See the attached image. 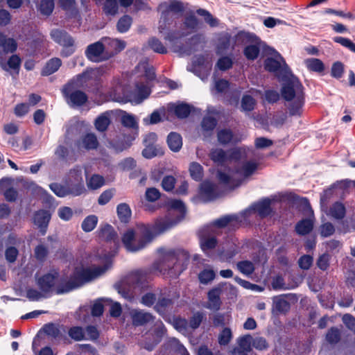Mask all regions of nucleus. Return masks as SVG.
<instances>
[{"instance_id": "obj_56", "label": "nucleus", "mask_w": 355, "mask_h": 355, "mask_svg": "<svg viewBox=\"0 0 355 355\" xmlns=\"http://www.w3.org/2000/svg\"><path fill=\"white\" fill-rule=\"evenodd\" d=\"M236 220L233 216H227L215 220L213 223L212 228L215 227H224L227 225H231Z\"/></svg>"}, {"instance_id": "obj_8", "label": "nucleus", "mask_w": 355, "mask_h": 355, "mask_svg": "<svg viewBox=\"0 0 355 355\" xmlns=\"http://www.w3.org/2000/svg\"><path fill=\"white\" fill-rule=\"evenodd\" d=\"M234 44L244 46L243 54L250 60L257 59L260 49L265 46V43L255 34L246 31H239L234 35Z\"/></svg>"}, {"instance_id": "obj_7", "label": "nucleus", "mask_w": 355, "mask_h": 355, "mask_svg": "<svg viewBox=\"0 0 355 355\" xmlns=\"http://www.w3.org/2000/svg\"><path fill=\"white\" fill-rule=\"evenodd\" d=\"M95 72L96 69H92L78 75L63 87L62 94L69 104L72 106H80L86 103L87 95L78 89L83 87L90 75L94 74Z\"/></svg>"}, {"instance_id": "obj_1", "label": "nucleus", "mask_w": 355, "mask_h": 355, "mask_svg": "<svg viewBox=\"0 0 355 355\" xmlns=\"http://www.w3.org/2000/svg\"><path fill=\"white\" fill-rule=\"evenodd\" d=\"M168 206L166 216L157 219L153 227L140 224L123 234L122 243L127 251L136 252L144 249L150 243L154 235L172 228L184 217L185 207L181 200H171L168 201Z\"/></svg>"}, {"instance_id": "obj_36", "label": "nucleus", "mask_w": 355, "mask_h": 355, "mask_svg": "<svg viewBox=\"0 0 355 355\" xmlns=\"http://www.w3.org/2000/svg\"><path fill=\"white\" fill-rule=\"evenodd\" d=\"M119 5L117 0H105L103 10L106 15L114 16L118 12Z\"/></svg>"}, {"instance_id": "obj_42", "label": "nucleus", "mask_w": 355, "mask_h": 355, "mask_svg": "<svg viewBox=\"0 0 355 355\" xmlns=\"http://www.w3.org/2000/svg\"><path fill=\"white\" fill-rule=\"evenodd\" d=\"M54 8L53 0H42L38 6V10L44 15L51 14Z\"/></svg>"}, {"instance_id": "obj_64", "label": "nucleus", "mask_w": 355, "mask_h": 355, "mask_svg": "<svg viewBox=\"0 0 355 355\" xmlns=\"http://www.w3.org/2000/svg\"><path fill=\"white\" fill-rule=\"evenodd\" d=\"M330 259L331 256L329 254L324 253L322 254L317 261V266L320 269L326 270L329 266Z\"/></svg>"}, {"instance_id": "obj_32", "label": "nucleus", "mask_w": 355, "mask_h": 355, "mask_svg": "<svg viewBox=\"0 0 355 355\" xmlns=\"http://www.w3.org/2000/svg\"><path fill=\"white\" fill-rule=\"evenodd\" d=\"M117 215L121 221L127 223L131 217V209L126 203H121L116 208Z\"/></svg>"}, {"instance_id": "obj_49", "label": "nucleus", "mask_w": 355, "mask_h": 355, "mask_svg": "<svg viewBox=\"0 0 355 355\" xmlns=\"http://www.w3.org/2000/svg\"><path fill=\"white\" fill-rule=\"evenodd\" d=\"M233 140V135L231 130L223 129L218 132V141L220 144L225 145Z\"/></svg>"}, {"instance_id": "obj_3", "label": "nucleus", "mask_w": 355, "mask_h": 355, "mask_svg": "<svg viewBox=\"0 0 355 355\" xmlns=\"http://www.w3.org/2000/svg\"><path fill=\"white\" fill-rule=\"evenodd\" d=\"M109 266L110 261L105 256L103 257L96 254L89 255L83 260L80 267L76 268L74 278L77 283L69 286L66 289L58 288V293L68 292L77 287L79 283L89 282L101 276L108 269Z\"/></svg>"}, {"instance_id": "obj_6", "label": "nucleus", "mask_w": 355, "mask_h": 355, "mask_svg": "<svg viewBox=\"0 0 355 355\" xmlns=\"http://www.w3.org/2000/svg\"><path fill=\"white\" fill-rule=\"evenodd\" d=\"M282 96L288 102L287 107L289 114L300 116L304 103V94L303 86L297 78L293 77L284 84Z\"/></svg>"}, {"instance_id": "obj_17", "label": "nucleus", "mask_w": 355, "mask_h": 355, "mask_svg": "<svg viewBox=\"0 0 355 355\" xmlns=\"http://www.w3.org/2000/svg\"><path fill=\"white\" fill-rule=\"evenodd\" d=\"M275 58H268L265 61V68L269 71L275 72L280 68H286L287 65L281 55L273 49H270Z\"/></svg>"}, {"instance_id": "obj_51", "label": "nucleus", "mask_w": 355, "mask_h": 355, "mask_svg": "<svg viewBox=\"0 0 355 355\" xmlns=\"http://www.w3.org/2000/svg\"><path fill=\"white\" fill-rule=\"evenodd\" d=\"M256 101L250 95H244L241 101V108L243 111L249 112L254 108Z\"/></svg>"}, {"instance_id": "obj_2", "label": "nucleus", "mask_w": 355, "mask_h": 355, "mask_svg": "<svg viewBox=\"0 0 355 355\" xmlns=\"http://www.w3.org/2000/svg\"><path fill=\"white\" fill-rule=\"evenodd\" d=\"M136 73L138 77H144L146 80V83H137L136 85V94L129 96L128 94V87L130 81L128 76L122 75L121 78H114L110 92V96L112 100L121 101L124 98H129V101L132 103L139 104L148 98L150 93L148 81L155 79L154 69L147 61L141 62L136 67Z\"/></svg>"}, {"instance_id": "obj_54", "label": "nucleus", "mask_w": 355, "mask_h": 355, "mask_svg": "<svg viewBox=\"0 0 355 355\" xmlns=\"http://www.w3.org/2000/svg\"><path fill=\"white\" fill-rule=\"evenodd\" d=\"M51 190L58 197L62 198L68 196L67 185L63 186L58 183H52L49 185Z\"/></svg>"}, {"instance_id": "obj_58", "label": "nucleus", "mask_w": 355, "mask_h": 355, "mask_svg": "<svg viewBox=\"0 0 355 355\" xmlns=\"http://www.w3.org/2000/svg\"><path fill=\"white\" fill-rule=\"evenodd\" d=\"M69 335L72 339L75 340H81L86 338L84 330L83 328L79 327H74L71 328L69 331Z\"/></svg>"}, {"instance_id": "obj_22", "label": "nucleus", "mask_w": 355, "mask_h": 355, "mask_svg": "<svg viewBox=\"0 0 355 355\" xmlns=\"http://www.w3.org/2000/svg\"><path fill=\"white\" fill-rule=\"evenodd\" d=\"M12 181L8 178H3L0 180V191H4L5 198L8 201H15L17 196V191L10 188Z\"/></svg>"}, {"instance_id": "obj_18", "label": "nucleus", "mask_w": 355, "mask_h": 355, "mask_svg": "<svg viewBox=\"0 0 355 355\" xmlns=\"http://www.w3.org/2000/svg\"><path fill=\"white\" fill-rule=\"evenodd\" d=\"M50 219L51 214L48 211L40 210L34 214L33 223L40 229L42 235L46 232Z\"/></svg>"}, {"instance_id": "obj_29", "label": "nucleus", "mask_w": 355, "mask_h": 355, "mask_svg": "<svg viewBox=\"0 0 355 355\" xmlns=\"http://www.w3.org/2000/svg\"><path fill=\"white\" fill-rule=\"evenodd\" d=\"M62 64L60 58H54L49 60L42 71V75L49 76L58 70Z\"/></svg>"}, {"instance_id": "obj_48", "label": "nucleus", "mask_w": 355, "mask_h": 355, "mask_svg": "<svg viewBox=\"0 0 355 355\" xmlns=\"http://www.w3.org/2000/svg\"><path fill=\"white\" fill-rule=\"evenodd\" d=\"M239 270L245 275H251L254 270V264L249 261H242L237 263Z\"/></svg>"}, {"instance_id": "obj_38", "label": "nucleus", "mask_w": 355, "mask_h": 355, "mask_svg": "<svg viewBox=\"0 0 355 355\" xmlns=\"http://www.w3.org/2000/svg\"><path fill=\"white\" fill-rule=\"evenodd\" d=\"M121 123L122 124L128 128L137 129L138 128V120L137 118L130 114L123 112L121 115Z\"/></svg>"}, {"instance_id": "obj_35", "label": "nucleus", "mask_w": 355, "mask_h": 355, "mask_svg": "<svg viewBox=\"0 0 355 355\" xmlns=\"http://www.w3.org/2000/svg\"><path fill=\"white\" fill-rule=\"evenodd\" d=\"M86 180L88 188L93 190L99 189L105 184L103 177L99 175H93L90 178L87 177Z\"/></svg>"}, {"instance_id": "obj_43", "label": "nucleus", "mask_w": 355, "mask_h": 355, "mask_svg": "<svg viewBox=\"0 0 355 355\" xmlns=\"http://www.w3.org/2000/svg\"><path fill=\"white\" fill-rule=\"evenodd\" d=\"M215 278V272L211 268H205L198 274L200 282L207 284Z\"/></svg>"}, {"instance_id": "obj_62", "label": "nucleus", "mask_w": 355, "mask_h": 355, "mask_svg": "<svg viewBox=\"0 0 355 355\" xmlns=\"http://www.w3.org/2000/svg\"><path fill=\"white\" fill-rule=\"evenodd\" d=\"M201 125L205 131L213 130L216 125V120L211 116H205L202 119Z\"/></svg>"}, {"instance_id": "obj_39", "label": "nucleus", "mask_w": 355, "mask_h": 355, "mask_svg": "<svg viewBox=\"0 0 355 355\" xmlns=\"http://www.w3.org/2000/svg\"><path fill=\"white\" fill-rule=\"evenodd\" d=\"M98 218L94 215H90L86 217L82 223V229L84 232H89L96 226Z\"/></svg>"}, {"instance_id": "obj_61", "label": "nucleus", "mask_w": 355, "mask_h": 355, "mask_svg": "<svg viewBox=\"0 0 355 355\" xmlns=\"http://www.w3.org/2000/svg\"><path fill=\"white\" fill-rule=\"evenodd\" d=\"M232 334L230 328H225L218 336V342L221 345H225L229 343L232 339Z\"/></svg>"}, {"instance_id": "obj_50", "label": "nucleus", "mask_w": 355, "mask_h": 355, "mask_svg": "<svg viewBox=\"0 0 355 355\" xmlns=\"http://www.w3.org/2000/svg\"><path fill=\"white\" fill-rule=\"evenodd\" d=\"M132 24V19L128 15L122 17L117 23V30L120 33H125L128 31Z\"/></svg>"}, {"instance_id": "obj_5", "label": "nucleus", "mask_w": 355, "mask_h": 355, "mask_svg": "<svg viewBox=\"0 0 355 355\" xmlns=\"http://www.w3.org/2000/svg\"><path fill=\"white\" fill-rule=\"evenodd\" d=\"M189 256L184 250H164L158 268L171 277L178 276L187 267Z\"/></svg>"}, {"instance_id": "obj_45", "label": "nucleus", "mask_w": 355, "mask_h": 355, "mask_svg": "<svg viewBox=\"0 0 355 355\" xmlns=\"http://www.w3.org/2000/svg\"><path fill=\"white\" fill-rule=\"evenodd\" d=\"M142 151V155L147 159H151L155 156L162 154V151L155 145L147 144Z\"/></svg>"}, {"instance_id": "obj_30", "label": "nucleus", "mask_w": 355, "mask_h": 355, "mask_svg": "<svg viewBox=\"0 0 355 355\" xmlns=\"http://www.w3.org/2000/svg\"><path fill=\"white\" fill-rule=\"evenodd\" d=\"M110 123V114L108 112H104L96 118L94 124L97 130L104 132L107 130Z\"/></svg>"}, {"instance_id": "obj_63", "label": "nucleus", "mask_w": 355, "mask_h": 355, "mask_svg": "<svg viewBox=\"0 0 355 355\" xmlns=\"http://www.w3.org/2000/svg\"><path fill=\"white\" fill-rule=\"evenodd\" d=\"M334 42L349 49L351 51L355 53V44L352 42L349 39L343 37H336L334 38Z\"/></svg>"}, {"instance_id": "obj_44", "label": "nucleus", "mask_w": 355, "mask_h": 355, "mask_svg": "<svg viewBox=\"0 0 355 355\" xmlns=\"http://www.w3.org/2000/svg\"><path fill=\"white\" fill-rule=\"evenodd\" d=\"M191 111L189 105L181 103L174 107V112L178 118L184 119L188 116Z\"/></svg>"}, {"instance_id": "obj_31", "label": "nucleus", "mask_w": 355, "mask_h": 355, "mask_svg": "<svg viewBox=\"0 0 355 355\" xmlns=\"http://www.w3.org/2000/svg\"><path fill=\"white\" fill-rule=\"evenodd\" d=\"M313 222L311 219H303L297 223L295 230L297 234L305 235L309 234L313 229Z\"/></svg>"}, {"instance_id": "obj_40", "label": "nucleus", "mask_w": 355, "mask_h": 355, "mask_svg": "<svg viewBox=\"0 0 355 355\" xmlns=\"http://www.w3.org/2000/svg\"><path fill=\"white\" fill-rule=\"evenodd\" d=\"M216 240L213 236H202L200 239V246L202 250L207 253V251L215 248Z\"/></svg>"}, {"instance_id": "obj_20", "label": "nucleus", "mask_w": 355, "mask_h": 355, "mask_svg": "<svg viewBox=\"0 0 355 355\" xmlns=\"http://www.w3.org/2000/svg\"><path fill=\"white\" fill-rule=\"evenodd\" d=\"M200 195L205 201L214 200L218 196L216 186L210 182H204L200 187Z\"/></svg>"}, {"instance_id": "obj_52", "label": "nucleus", "mask_w": 355, "mask_h": 355, "mask_svg": "<svg viewBox=\"0 0 355 355\" xmlns=\"http://www.w3.org/2000/svg\"><path fill=\"white\" fill-rule=\"evenodd\" d=\"M116 234L112 228V227L110 225H105L101 230L100 232V236L107 241L114 240L116 237Z\"/></svg>"}, {"instance_id": "obj_46", "label": "nucleus", "mask_w": 355, "mask_h": 355, "mask_svg": "<svg viewBox=\"0 0 355 355\" xmlns=\"http://www.w3.org/2000/svg\"><path fill=\"white\" fill-rule=\"evenodd\" d=\"M345 214V208L341 203H335L329 210V215L332 217L340 219L343 218Z\"/></svg>"}, {"instance_id": "obj_11", "label": "nucleus", "mask_w": 355, "mask_h": 355, "mask_svg": "<svg viewBox=\"0 0 355 355\" xmlns=\"http://www.w3.org/2000/svg\"><path fill=\"white\" fill-rule=\"evenodd\" d=\"M51 37L55 42L63 46L62 54L64 56H69L74 52V41L65 31L54 29L51 32Z\"/></svg>"}, {"instance_id": "obj_27", "label": "nucleus", "mask_w": 355, "mask_h": 355, "mask_svg": "<svg viewBox=\"0 0 355 355\" xmlns=\"http://www.w3.org/2000/svg\"><path fill=\"white\" fill-rule=\"evenodd\" d=\"M258 163L254 161H248L242 163L240 168L236 170V173L240 176L247 178L251 175L257 168Z\"/></svg>"}, {"instance_id": "obj_4", "label": "nucleus", "mask_w": 355, "mask_h": 355, "mask_svg": "<svg viewBox=\"0 0 355 355\" xmlns=\"http://www.w3.org/2000/svg\"><path fill=\"white\" fill-rule=\"evenodd\" d=\"M198 28V21L193 15L187 16L184 22V27L181 33L178 35L175 33H168L164 36L171 44L172 50L178 53L180 56L190 55L193 52L202 47L203 37L200 35L193 36L185 46H180L177 44V40L179 37H184Z\"/></svg>"}, {"instance_id": "obj_21", "label": "nucleus", "mask_w": 355, "mask_h": 355, "mask_svg": "<svg viewBox=\"0 0 355 355\" xmlns=\"http://www.w3.org/2000/svg\"><path fill=\"white\" fill-rule=\"evenodd\" d=\"M103 41L105 42V49L107 51H110V55H108L109 57L122 51L126 46L124 41L118 39L105 38Z\"/></svg>"}, {"instance_id": "obj_33", "label": "nucleus", "mask_w": 355, "mask_h": 355, "mask_svg": "<svg viewBox=\"0 0 355 355\" xmlns=\"http://www.w3.org/2000/svg\"><path fill=\"white\" fill-rule=\"evenodd\" d=\"M270 201L269 200H263L253 206V210L257 212L261 216H268L270 212Z\"/></svg>"}, {"instance_id": "obj_23", "label": "nucleus", "mask_w": 355, "mask_h": 355, "mask_svg": "<svg viewBox=\"0 0 355 355\" xmlns=\"http://www.w3.org/2000/svg\"><path fill=\"white\" fill-rule=\"evenodd\" d=\"M98 142L94 134L89 133L83 137L81 140L78 141L77 147L78 149L85 148L87 150L95 149L97 148Z\"/></svg>"}, {"instance_id": "obj_25", "label": "nucleus", "mask_w": 355, "mask_h": 355, "mask_svg": "<svg viewBox=\"0 0 355 355\" xmlns=\"http://www.w3.org/2000/svg\"><path fill=\"white\" fill-rule=\"evenodd\" d=\"M193 67L194 69H211L212 65L211 58L209 55H201L195 57L193 59Z\"/></svg>"}, {"instance_id": "obj_12", "label": "nucleus", "mask_w": 355, "mask_h": 355, "mask_svg": "<svg viewBox=\"0 0 355 355\" xmlns=\"http://www.w3.org/2000/svg\"><path fill=\"white\" fill-rule=\"evenodd\" d=\"M59 282L58 273L51 271L42 277H36L37 285L44 293H49L57 286Z\"/></svg>"}, {"instance_id": "obj_19", "label": "nucleus", "mask_w": 355, "mask_h": 355, "mask_svg": "<svg viewBox=\"0 0 355 355\" xmlns=\"http://www.w3.org/2000/svg\"><path fill=\"white\" fill-rule=\"evenodd\" d=\"M236 46H239L234 44V36L231 37L227 33L220 34L218 42V51L219 53H223L228 50L234 49Z\"/></svg>"}, {"instance_id": "obj_26", "label": "nucleus", "mask_w": 355, "mask_h": 355, "mask_svg": "<svg viewBox=\"0 0 355 355\" xmlns=\"http://www.w3.org/2000/svg\"><path fill=\"white\" fill-rule=\"evenodd\" d=\"M132 322L135 325H143L153 320V315L143 311H134L132 313Z\"/></svg>"}, {"instance_id": "obj_57", "label": "nucleus", "mask_w": 355, "mask_h": 355, "mask_svg": "<svg viewBox=\"0 0 355 355\" xmlns=\"http://www.w3.org/2000/svg\"><path fill=\"white\" fill-rule=\"evenodd\" d=\"M238 344L239 348L248 352L252 346V337L250 335L242 336L239 339Z\"/></svg>"}, {"instance_id": "obj_53", "label": "nucleus", "mask_w": 355, "mask_h": 355, "mask_svg": "<svg viewBox=\"0 0 355 355\" xmlns=\"http://www.w3.org/2000/svg\"><path fill=\"white\" fill-rule=\"evenodd\" d=\"M148 46L156 53H166L167 52L166 48L156 38H151L148 41Z\"/></svg>"}, {"instance_id": "obj_10", "label": "nucleus", "mask_w": 355, "mask_h": 355, "mask_svg": "<svg viewBox=\"0 0 355 355\" xmlns=\"http://www.w3.org/2000/svg\"><path fill=\"white\" fill-rule=\"evenodd\" d=\"M159 9L162 12V15L158 28L159 32L162 33L166 29V25L170 24L175 15L182 11L183 6L180 1H171L162 3L159 5Z\"/></svg>"}, {"instance_id": "obj_60", "label": "nucleus", "mask_w": 355, "mask_h": 355, "mask_svg": "<svg viewBox=\"0 0 355 355\" xmlns=\"http://www.w3.org/2000/svg\"><path fill=\"white\" fill-rule=\"evenodd\" d=\"M230 318L229 313H218L214 315L213 323L215 326H223L229 323Z\"/></svg>"}, {"instance_id": "obj_16", "label": "nucleus", "mask_w": 355, "mask_h": 355, "mask_svg": "<svg viewBox=\"0 0 355 355\" xmlns=\"http://www.w3.org/2000/svg\"><path fill=\"white\" fill-rule=\"evenodd\" d=\"M17 43L12 38L7 37L0 32V63L3 64L4 56L9 53H12L17 49Z\"/></svg>"}, {"instance_id": "obj_28", "label": "nucleus", "mask_w": 355, "mask_h": 355, "mask_svg": "<svg viewBox=\"0 0 355 355\" xmlns=\"http://www.w3.org/2000/svg\"><path fill=\"white\" fill-rule=\"evenodd\" d=\"M167 144L173 152H178L182 146V139L180 134L171 132L167 137Z\"/></svg>"}, {"instance_id": "obj_37", "label": "nucleus", "mask_w": 355, "mask_h": 355, "mask_svg": "<svg viewBox=\"0 0 355 355\" xmlns=\"http://www.w3.org/2000/svg\"><path fill=\"white\" fill-rule=\"evenodd\" d=\"M273 309L277 313H286L289 310L290 304L284 297H276L274 299Z\"/></svg>"}, {"instance_id": "obj_13", "label": "nucleus", "mask_w": 355, "mask_h": 355, "mask_svg": "<svg viewBox=\"0 0 355 355\" xmlns=\"http://www.w3.org/2000/svg\"><path fill=\"white\" fill-rule=\"evenodd\" d=\"M105 49L104 45L101 42H97L88 46L85 51L86 56L92 62H98L105 60L109 58L105 53Z\"/></svg>"}, {"instance_id": "obj_14", "label": "nucleus", "mask_w": 355, "mask_h": 355, "mask_svg": "<svg viewBox=\"0 0 355 355\" xmlns=\"http://www.w3.org/2000/svg\"><path fill=\"white\" fill-rule=\"evenodd\" d=\"M70 174L72 177H74L76 182L67 184L68 195L73 196H80L85 191L82 180L81 169H73L71 171Z\"/></svg>"}, {"instance_id": "obj_41", "label": "nucleus", "mask_w": 355, "mask_h": 355, "mask_svg": "<svg viewBox=\"0 0 355 355\" xmlns=\"http://www.w3.org/2000/svg\"><path fill=\"white\" fill-rule=\"evenodd\" d=\"M135 139V137H128L124 139V141L118 142L116 141H111L110 142V146L116 152H121L130 146L132 141Z\"/></svg>"}, {"instance_id": "obj_34", "label": "nucleus", "mask_w": 355, "mask_h": 355, "mask_svg": "<svg viewBox=\"0 0 355 355\" xmlns=\"http://www.w3.org/2000/svg\"><path fill=\"white\" fill-rule=\"evenodd\" d=\"M304 64L310 71L322 72L324 70L322 62L317 58H309L304 60Z\"/></svg>"}, {"instance_id": "obj_55", "label": "nucleus", "mask_w": 355, "mask_h": 355, "mask_svg": "<svg viewBox=\"0 0 355 355\" xmlns=\"http://www.w3.org/2000/svg\"><path fill=\"white\" fill-rule=\"evenodd\" d=\"M21 64V60L17 55H12L7 64H1L2 66H3V68L6 70H8V69H14V70H18Z\"/></svg>"}, {"instance_id": "obj_59", "label": "nucleus", "mask_w": 355, "mask_h": 355, "mask_svg": "<svg viewBox=\"0 0 355 355\" xmlns=\"http://www.w3.org/2000/svg\"><path fill=\"white\" fill-rule=\"evenodd\" d=\"M340 331L336 327L331 328L326 335L327 340L331 344L338 343L340 340Z\"/></svg>"}, {"instance_id": "obj_15", "label": "nucleus", "mask_w": 355, "mask_h": 355, "mask_svg": "<svg viewBox=\"0 0 355 355\" xmlns=\"http://www.w3.org/2000/svg\"><path fill=\"white\" fill-rule=\"evenodd\" d=\"M222 286L218 285L211 288L207 293L208 302L205 307L213 311H218L220 308V295Z\"/></svg>"}, {"instance_id": "obj_9", "label": "nucleus", "mask_w": 355, "mask_h": 355, "mask_svg": "<svg viewBox=\"0 0 355 355\" xmlns=\"http://www.w3.org/2000/svg\"><path fill=\"white\" fill-rule=\"evenodd\" d=\"M248 150L245 148H238L228 152L220 148L212 149L209 157L211 159L218 165H223L229 161H239L248 157Z\"/></svg>"}, {"instance_id": "obj_47", "label": "nucleus", "mask_w": 355, "mask_h": 355, "mask_svg": "<svg viewBox=\"0 0 355 355\" xmlns=\"http://www.w3.org/2000/svg\"><path fill=\"white\" fill-rule=\"evenodd\" d=\"M189 172L192 178L195 180H200L202 178V167L197 162H192L189 166Z\"/></svg>"}, {"instance_id": "obj_24", "label": "nucleus", "mask_w": 355, "mask_h": 355, "mask_svg": "<svg viewBox=\"0 0 355 355\" xmlns=\"http://www.w3.org/2000/svg\"><path fill=\"white\" fill-rule=\"evenodd\" d=\"M165 329L163 323L160 320H157L155 323V336L152 343H145L143 347L148 350H152L153 347L160 341L161 337L164 334Z\"/></svg>"}]
</instances>
